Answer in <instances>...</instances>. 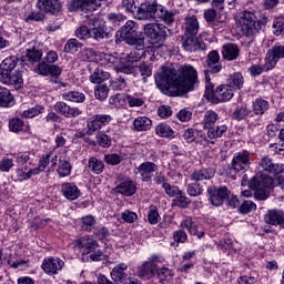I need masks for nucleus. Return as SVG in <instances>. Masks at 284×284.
Returning <instances> with one entry per match:
<instances>
[{"instance_id": "29", "label": "nucleus", "mask_w": 284, "mask_h": 284, "mask_svg": "<svg viewBox=\"0 0 284 284\" xmlns=\"http://www.w3.org/2000/svg\"><path fill=\"white\" fill-rule=\"evenodd\" d=\"M61 192L68 201H77L81 196V191L74 183L67 182L61 185Z\"/></svg>"}, {"instance_id": "23", "label": "nucleus", "mask_w": 284, "mask_h": 284, "mask_svg": "<svg viewBox=\"0 0 284 284\" xmlns=\"http://www.w3.org/2000/svg\"><path fill=\"white\" fill-rule=\"evenodd\" d=\"M182 47L186 52H196V50H205L203 41L196 36H182Z\"/></svg>"}, {"instance_id": "1", "label": "nucleus", "mask_w": 284, "mask_h": 284, "mask_svg": "<svg viewBox=\"0 0 284 284\" xmlns=\"http://www.w3.org/2000/svg\"><path fill=\"white\" fill-rule=\"evenodd\" d=\"M199 83V73L190 64L180 68V74L176 70L162 67L161 71L155 74V84L163 94L170 97H182L196 88Z\"/></svg>"}, {"instance_id": "16", "label": "nucleus", "mask_w": 284, "mask_h": 284, "mask_svg": "<svg viewBox=\"0 0 284 284\" xmlns=\"http://www.w3.org/2000/svg\"><path fill=\"white\" fill-rule=\"evenodd\" d=\"M159 171V165L154 162H143L134 170V174H139L141 176V181L143 183H151L152 176H154V172Z\"/></svg>"}, {"instance_id": "46", "label": "nucleus", "mask_w": 284, "mask_h": 284, "mask_svg": "<svg viewBox=\"0 0 284 284\" xmlns=\"http://www.w3.org/2000/svg\"><path fill=\"white\" fill-rule=\"evenodd\" d=\"M155 134L164 139H170V136L174 135V131L172 130V128H170V125L161 123L155 128Z\"/></svg>"}, {"instance_id": "12", "label": "nucleus", "mask_w": 284, "mask_h": 284, "mask_svg": "<svg viewBox=\"0 0 284 284\" xmlns=\"http://www.w3.org/2000/svg\"><path fill=\"white\" fill-rule=\"evenodd\" d=\"M250 165H252L250 153L247 151H242L234 154L230 172H234V174H237V172H247Z\"/></svg>"}, {"instance_id": "24", "label": "nucleus", "mask_w": 284, "mask_h": 284, "mask_svg": "<svg viewBox=\"0 0 284 284\" xmlns=\"http://www.w3.org/2000/svg\"><path fill=\"white\" fill-rule=\"evenodd\" d=\"M37 8L47 14H59L61 12V1L59 0H38Z\"/></svg>"}, {"instance_id": "30", "label": "nucleus", "mask_w": 284, "mask_h": 284, "mask_svg": "<svg viewBox=\"0 0 284 284\" xmlns=\"http://www.w3.org/2000/svg\"><path fill=\"white\" fill-rule=\"evenodd\" d=\"M214 174H216V170L212 168L199 169L193 171L191 179L199 183V181H210V179H214Z\"/></svg>"}, {"instance_id": "18", "label": "nucleus", "mask_w": 284, "mask_h": 284, "mask_svg": "<svg viewBox=\"0 0 284 284\" xmlns=\"http://www.w3.org/2000/svg\"><path fill=\"white\" fill-rule=\"evenodd\" d=\"M112 121V116L110 114H97L87 124V134L92 136L97 130H101V128L108 125Z\"/></svg>"}, {"instance_id": "39", "label": "nucleus", "mask_w": 284, "mask_h": 284, "mask_svg": "<svg viewBox=\"0 0 284 284\" xmlns=\"http://www.w3.org/2000/svg\"><path fill=\"white\" fill-rule=\"evenodd\" d=\"M88 168L93 174H103L105 170V163L98 158H90L88 162Z\"/></svg>"}, {"instance_id": "56", "label": "nucleus", "mask_w": 284, "mask_h": 284, "mask_svg": "<svg viewBox=\"0 0 284 284\" xmlns=\"http://www.w3.org/2000/svg\"><path fill=\"white\" fill-rule=\"evenodd\" d=\"M106 19L109 21V23H111V26H121V23H123V21H125V16H123V13H109L106 16Z\"/></svg>"}, {"instance_id": "61", "label": "nucleus", "mask_w": 284, "mask_h": 284, "mask_svg": "<svg viewBox=\"0 0 284 284\" xmlns=\"http://www.w3.org/2000/svg\"><path fill=\"white\" fill-rule=\"evenodd\" d=\"M250 114V111L245 106H237L235 111L233 112L232 118L235 119V121H243L245 116Z\"/></svg>"}, {"instance_id": "25", "label": "nucleus", "mask_w": 284, "mask_h": 284, "mask_svg": "<svg viewBox=\"0 0 284 284\" xmlns=\"http://www.w3.org/2000/svg\"><path fill=\"white\" fill-rule=\"evenodd\" d=\"M199 19L196 18V16H187L184 19V23L182 26V30L184 32L183 36L196 37V34H199Z\"/></svg>"}, {"instance_id": "17", "label": "nucleus", "mask_w": 284, "mask_h": 284, "mask_svg": "<svg viewBox=\"0 0 284 284\" xmlns=\"http://www.w3.org/2000/svg\"><path fill=\"white\" fill-rule=\"evenodd\" d=\"M281 59H284V45L275 44L266 52V69L274 70V68H276V63H278Z\"/></svg>"}, {"instance_id": "2", "label": "nucleus", "mask_w": 284, "mask_h": 284, "mask_svg": "<svg viewBox=\"0 0 284 284\" xmlns=\"http://www.w3.org/2000/svg\"><path fill=\"white\" fill-rule=\"evenodd\" d=\"M175 16L176 13L165 10V8L159 6L156 0H142L134 17L140 21L161 19V21H164V23L170 26L171 23H174Z\"/></svg>"}, {"instance_id": "50", "label": "nucleus", "mask_w": 284, "mask_h": 284, "mask_svg": "<svg viewBox=\"0 0 284 284\" xmlns=\"http://www.w3.org/2000/svg\"><path fill=\"white\" fill-rule=\"evenodd\" d=\"M109 92L110 88H108L105 84H99L94 89L95 99L99 101H105V99H108Z\"/></svg>"}, {"instance_id": "15", "label": "nucleus", "mask_w": 284, "mask_h": 284, "mask_svg": "<svg viewBox=\"0 0 284 284\" xmlns=\"http://www.w3.org/2000/svg\"><path fill=\"white\" fill-rule=\"evenodd\" d=\"M97 8H101L99 0H71L68 6L69 12H77L78 10L82 12H94Z\"/></svg>"}, {"instance_id": "47", "label": "nucleus", "mask_w": 284, "mask_h": 284, "mask_svg": "<svg viewBox=\"0 0 284 284\" xmlns=\"http://www.w3.org/2000/svg\"><path fill=\"white\" fill-rule=\"evenodd\" d=\"M80 48H83V44L79 40L71 38L64 45V52L74 54V52H79Z\"/></svg>"}, {"instance_id": "27", "label": "nucleus", "mask_w": 284, "mask_h": 284, "mask_svg": "<svg viewBox=\"0 0 284 284\" xmlns=\"http://www.w3.org/2000/svg\"><path fill=\"white\" fill-rule=\"evenodd\" d=\"M114 193L123 194V196H134L136 193V184H134L132 180L122 181L114 187Z\"/></svg>"}, {"instance_id": "63", "label": "nucleus", "mask_w": 284, "mask_h": 284, "mask_svg": "<svg viewBox=\"0 0 284 284\" xmlns=\"http://www.w3.org/2000/svg\"><path fill=\"white\" fill-rule=\"evenodd\" d=\"M14 168V160L11 158H3L0 161V172H10Z\"/></svg>"}, {"instance_id": "48", "label": "nucleus", "mask_w": 284, "mask_h": 284, "mask_svg": "<svg viewBox=\"0 0 284 284\" xmlns=\"http://www.w3.org/2000/svg\"><path fill=\"white\" fill-rule=\"evenodd\" d=\"M24 170H28L27 165L16 170L19 181H28V179L37 176V171H34V169H30L28 172Z\"/></svg>"}, {"instance_id": "57", "label": "nucleus", "mask_w": 284, "mask_h": 284, "mask_svg": "<svg viewBox=\"0 0 284 284\" xmlns=\"http://www.w3.org/2000/svg\"><path fill=\"white\" fill-rule=\"evenodd\" d=\"M173 203L174 205H178V207L185 209L187 205H190V199L183 194V191H180L173 200Z\"/></svg>"}, {"instance_id": "43", "label": "nucleus", "mask_w": 284, "mask_h": 284, "mask_svg": "<svg viewBox=\"0 0 284 284\" xmlns=\"http://www.w3.org/2000/svg\"><path fill=\"white\" fill-rule=\"evenodd\" d=\"M64 101H72L73 103H83L85 101V94L79 91L65 92L62 94Z\"/></svg>"}, {"instance_id": "9", "label": "nucleus", "mask_w": 284, "mask_h": 284, "mask_svg": "<svg viewBox=\"0 0 284 284\" xmlns=\"http://www.w3.org/2000/svg\"><path fill=\"white\" fill-rule=\"evenodd\" d=\"M139 27L136 22L129 20L125 24L116 32V37L123 39L129 45H139L143 48L144 40L139 37Z\"/></svg>"}, {"instance_id": "32", "label": "nucleus", "mask_w": 284, "mask_h": 284, "mask_svg": "<svg viewBox=\"0 0 284 284\" xmlns=\"http://www.w3.org/2000/svg\"><path fill=\"white\" fill-rule=\"evenodd\" d=\"M239 45L234 43H227L222 47V57L226 61H234L239 59Z\"/></svg>"}, {"instance_id": "58", "label": "nucleus", "mask_w": 284, "mask_h": 284, "mask_svg": "<svg viewBox=\"0 0 284 284\" xmlns=\"http://www.w3.org/2000/svg\"><path fill=\"white\" fill-rule=\"evenodd\" d=\"M254 210H256V204L251 200L244 201L239 207L240 214H250V212H254Z\"/></svg>"}, {"instance_id": "19", "label": "nucleus", "mask_w": 284, "mask_h": 284, "mask_svg": "<svg viewBox=\"0 0 284 284\" xmlns=\"http://www.w3.org/2000/svg\"><path fill=\"white\" fill-rule=\"evenodd\" d=\"M221 61V55H219V51L213 50L207 54L206 59V70L204 71L206 80L207 74H219L221 70H223V65L219 63Z\"/></svg>"}, {"instance_id": "11", "label": "nucleus", "mask_w": 284, "mask_h": 284, "mask_svg": "<svg viewBox=\"0 0 284 284\" xmlns=\"http://www.w3.org/2000/svg\"><path fill=\"white\" fill-rule=\"evenodd\" d=\"M159 263H161V257L151 255L148 261L138 268V276H140V278H153L156 274V270H159Z\"/></svg>"}, {"instance_id": "21", "label": "nucleus", "mask_w": 284, "mask_h": 284, "mask_svg": "<svg viewBox=\"0 0 284 284\" xmlns=\"http://www.w3.org/2000/svg\"><path fill=\"white\" fill-rule=\"evenodd\" d=\"M232 97H234V91L227 84H223L217 87L214 93L210 94V101L212 103H223L230 101Z\"/></svg>"}, {"instance_id": "44", "label": "nucleus", "mask_w": 284, "mask_h": 284, "mask_svg": "<svg viewBox=\"0 0 284 284\" xmlns=\"http://www.w3.org/2000/svg\"><path fill=\"white\" fill-rule=\"evenodd\" d=\"M227 132L226 125H220V126H210L207 129V138L209 139H221L223 134Z\"/></svg>"}, {"instance_id": "4", "label": "nucleus", "mask_w": 284, "mask_h": 284, "mask_svg": "<svg viewBox=\"0 0 284 284\" xmlns=\"http://www.w3.org/2000/svg\"><path fill=\"white\" fill-rule=\"evenodd\" d=\"M91 29L82 26L75 29V37L81 41H88V39H93L94 41H103V39H110V32L105 28V22L97 17L90 18L88 21Z\"/></svg>"}, {"instance_id": "62", "label": "nucleus", "mask_w": 284, "mask_h": 284, "mask_svg": "<svg viewBox=\"0 0 284 284\" xmlns=\"http://www.w3.org/2000/svg\"><path fill=\"white\" fill-rule=\"evenodd\" d=\"M273 33L276 37H281V34H284V18H277L275 19L274 23H273Z\"/></svg>"}, {"instance_id": "54", "label": "nucleus", "mask_w": 284, "mask_h": 284, "mask_svg": "<svg viewBox=\"0 0 284 284\" xmlns=\"http://www.w3.org/2000/svg\"><path fill=\"white\" fill-rule=\"evenodd\" d=\"M43 106H33L27 111L21 113L22 119H34V116H39V114L43 113Z\"/></svg>"}, {"instance_id": "42", "label": "nucleus", "mask_w": 284, "mask_h": 284, "mask_svg": "<svg viewBox=\"0 0 284 284\" xmlns=\"http://www.w3.org/2000/svg\"><path fill=\"white\" fill-rule=\"evenodd\" d=\"M267 110H270V102H267L266 100L256 99L253 102L254 114L263 115L265 112H267Z\"/></svg>"}, {"instance_id": "40", "label": "nucleus", "mask_w": 284, "mask_h": 284, "mask_svg": "<svg viewBox=\"0 0 284 284\" xmlns=\"http://www.w3.org/2000/svg\"><path fill=\"white\" fill-rule=\"evenodd\" d=\"M110 79V72L104 71L103 69H95L94 72L90 75L89 80L91 83H103Z\"/></svg>"}, {"instance_id": "26", "label": "nucleus", "mask_w": 284, "mask_h": 284, "mask_svg": "<svg viewBox=\"0 0 284 284\" xmlns=\"http://www.w3.org/2000/svg\"><path fill=\"white\" fill-rule=\"evenodd\" d=\"M260 165L264 172H268V174H273V176L283 174L284 172V165L274 163L270 158H263Z\"/></svg>"}, {"instance_id": "35", "label": "nucleus", "mask_w": 284, "mask_h": 284, "mask_svg": "<svg viewBox=\"0 0 284 284\" xmlns=\"http://www.w3.org/2000/svg\"><path fill=\"white\" fill-rule=\"evenodd\" d=\"M135 132H148L152 128V120L148 116H139L133 121Z\"/></svg>"}, {"instance_id": "49", "label": "nucleus", "mask_w": 284, "mask_h": 284, "mask_svg": "<svg viewBox=\"0 0 284 284\" xmlns=\"http://www.w3.org/2000/svg\"><path fill=\"white\" fill-rule=\"evenodd\" d=\"M148 221L151 225H156L161 221V215H159V209L155 205H151L148 211Z\"/></svg>"}, {"instance_id": "28", "label": "nucleus", "mask_w": 284, "mask_h": 284, "mask_svg": "<svg viewBox=\"0 0 284 284\" xmlns=\"http://www.w3.org/2000/svg\"><path fill=\"white\" fill-rule=\"evenodd\" d=\"M267 225H284V212L282 210H268L264 215Z\"/></svg>"}, {"instance_id": "6", "label": "nucleus", "mask_w": 284, "mask_h": 284, "mask_svg": "<svg viewBox=\"0 0 284 284\" xmlns=\"http://www.w3.org/2000/svg\"><path fill=\"white\" fill-rule=\"evenodd\" d=\"M263 23L257 21L254 12L244 11L240 14L237 30L242 37H254Z\"/></svg>"}, {"instance_id": "3", "label": "nucleus", "mask_w": 284, "mask_h": 284, "mask_svg": "<svg viewBox=\"0 0 284 284\" xmlns=\"http://www.w3.org/2000/svg\"><path fill=\"white\" fill-rule=\"evenodd\" d=\"M17 63H19V59L14 55L6 58L0 63V82L3 85H11L14 90H21L23 88V72L14 71Z\"/></svg>"}, {"instance_id": "45", "label": "nucleus", "mask_w": 284, "mask_h": 284, "mask_svg": "<svg viewBox=\"0 0 284 284\" xmlns=\"http://www.w3.org/2000/svg\"><path fill=\"white\" fill-rule=\"evenodd\" d=\"M142 0H122V7L126 12H131V14L134 17L136 14V10H139V7L141 6Z\"/></svg>"}, {"instance_id": "31", "label": "nucleus", "mask_w": 284, "mask_h": 284, "mask_svg": "<svg viewBox=\"0 0 284 284\" xmlns=\"http://www.w3.org/2000/svg\"><path fill=\"white\" fill-rule=\"evenodd\" d=\"M26 52V55H22V62L29 61V63H39L41 57H43V52L31 44H29Z\"/></svg>"}, {"instance_id": "52", "label": "nucleus", "mask_w": 284, "mask_h": 284, "mask_svg": "<svg viewBox=\"0 0 284 284\" xmlns=\"http://www.w3.org/2000/svg\"><path fill=\"white\" fill-rule=\"evenodd\" d=\"M97 144L100 148H110L112 145V139L105 132H99L97 134Z\"/></svg>"}, {"instance_id": "60", "label": "nucleus", "mask_w": 284, "mask_h": 284, "mask_svg": "<svg viewBox=\"0 0 284 284\" xmlns=\"http://www.w3.org/2000/svg\"><path fill=\"white\" fill-rule=\"evenodd\" d=\"M189 196H201L203 194V187L199 183H191L186 187Z\"/></svg>"}, {"instance_id": "51", "label": "nucleus", "mask_w": 284, "mask_h": 284, "mask_svg": "<svg viewBox=\"0 0 284 284\" xmlns=\"http://www.w3.org/2000/svg\"><path fill=\"white\" fill-rule=\"evenodd\" d=\"M97 57V51H94V49L92 48H84L80 51L79 53V59H81V61H94V58Z\"/></svg>"}, {"instance_id": "10", "label": "nucleus", "mask_w": 284, "mask_h": 284, "mask_svg": "<svg viewBox=\"0 0 284 284\" xmlns=\"http://www.w3.org/2000/svg\"><path fill=\"white\" fill-rule=\"evenodd\" d=\"M170 29L163 24L149 23L144 27V34L150 39L152 45H161L168 37Z\"/></svg>"}, {"instance_id": "5", "label": "nucleus", "mask_w": 284, "mask_h": 284, "mask_svg": "<svg viewBox=\"0 0 284 284\" xmlns=\"http://www.w3.org/2000/svg\"><path fill=\"white\" fill-rule=\"evenodd\" d=\"M274 186V179L265 173H257L248 181L250 190L254 191V197L257 201L267 200V191L268 187Z\"/></svg>"}, {"instance_id": "22", "label": "nucleus", "mask_w": 284, "mask_h": 284, "mask_svg": "<svg viewBox=\"0 0 284 284\" xmlns=\"http://www.w3.org/2000/svg\"><path fill=\"white\" fill-rule=\"evenodd\" d=\"M65 263L59 257H47L42 262V270L45 274L53 276L59 271L63 270Z\"/></svg>"}, {"instance_id": "53", "label": "nucleus", "mask_w": 284, "mask_h": 284, "mask_svg": "<svg viewBox=\"0 0 284 284\" xmlns=\"http://www.w3.org/2000/svg\"><path fill=\"white\" fill-rule=\"evenodd\" d=\"M97 225V220H94V216L87 215L82 217V230L85 232H92Z\"/></svg>"}, {"instance_id": "7", "label": "nucleus", "mask_w": 284, "mask_h": 284, "mask_svg": "<svg viewBox=\"0 0 284 284\" xmlns=\"http://www.w3.org/2000/svg\"><path fill=\"white\" fill-rule=\"evenodd\" d=\"M144 48V42H142V47L135 45V48L122 59L118 72H121L122 74H134L138 68L134 63H139V61L145 57Z\"/></svg>"}, {"instance_id": "34", "label": "nucleus", "mask_w": 284, "mask_h": 284, "mask_svg": "<svg viewBox=\"0 0 284 284\" xmlns=\"http://www.w3.org/2000/svg\"><path fill=\"white\" fill-rule=\"evenodd\" d=\"M14 105V95L10 89L0 87V108H12Z\"/></svg>"}, {"instance_id": "37", "label": "nucleus", "mask_w": 284, "mask_h": 284, "mask_svg": "<svg viewBox=\"0 0 284 284\" xmlns=\"http://www.w3.org/2000/svg\"><path fill=\"white\" fill-rule=\"evenodd\" d=\"M245 81L243 80V74L241 72H235L226 80V85L231 90H241Z\"/></svg>"}, {"instance_id": "20", "label": "nucleus", "mask_w": 284, "mask_h": 284, "mask_svg": "<svg viewBox=\"0 0 284 284\" xmlns=\"http://www.w3.org/2000/svg\"><path fill=\"white\" fill-rule=\"evenodd\" d=\"M54 112L61 114V116H65V119H74L77 116H81L83 111L75 106H70L65 102H57L53 105Z\"/></svg>"}, {"instance_id": "36", "label": "nucleus", "mask_w": 284, "mask_h": 284, "mask_svg": "<svg viewBox=\"0 0 284 284\" xmlns=\"http://www.w3.org/2000/svg\"><path fill=\"white\" fill-rule=\"evenodd\" d=\"M181 225L182 227L187 230V232L192 234V236H197V239H203V236L205 235L203 231L199 232V226H196V222H193L191 217H187L186 220H184Z\"/></svg>"}, {"instance_id": "33", "label": "nucleus", "mask_w": 284, "mask_h": 284, "mask_svg": "<svg viewBox=\"0 0 284 284\" xmlns=\"http://www.w3.org/2000/svg\"><path fill=\"white\" fill-rule=\"evenodd\" d=\"M128 270V264L120 263L118 264L111 272V278L115 283H123L128 278V274L125 271Z\"/></svg>"}, {"instance_id": "8", "label": "nucleus", "mask_w": 284, "mask_h": 284, "mask_svg": "<svg viewBox=\"0 0 284 284\" xmlns=\"http://www.w3.org/2000/svg\"><path fill=\"white\" fill-rule=\"evenodd\" d=\"M59 61V53L57 51H48L42 62L38 63L36 71L41 77H61V67L48 63H57Z\"/></svg>"}, {"instance_id": "13", "label": "nucleus", "mask_w": 284, "mask_h": 284, "mask_svg": "<svg viewBox=\"0 0 284 284\" xmlns=\"http://www.w3.org/2000/svg\"><path fill=\"white\" fill-rule=\"evenodd\" d=\"M207 194L211 205L220 207V205H223L225 199L230 196V190L227 186H211L207 189Z\"/></svg>"}, {"instance_id": "64", "label": "nucleus", "mask_w": 284, "mask_h": 284, "mask_svg": "<svg viewBox=\"0 0 284 284\" xmlns=\"http://www.w3.org/2000/svg\"><path fill=\"white\" fill-rule=\"evenodd\" d=\"M9 129L11 132H21V130H23V121L19 118L10 120Z\"/></svg>"}, {"instance_id": "14", "label": "nucleus", "mask_w": 284, "mask_h": 284, "mask_svg": "<svg viewBox=\"0 0 284 284\" xmlns=\"http://www.w3.org/2000/svg\"><path fill=\"white\" fill-rule=\"evenodd\" d=\"M74 247L83 250L81 260L85 263L88 261V254L99 248V242L90 236H82L74 241Z\"/></svg>"}, {"instance_id": "55", "label": "nucleus", "mask_w": 284, "mask_h": 284, "mask_svg": "<svg viewBox=\"0 0 284 284\" xmlns=\"http://www.w3.org/2000/svg\"><path fill=\"white\" fill-rule=\"evenodd\" d=\"M158 274V278L160 281V283H165V281H170V278H172L173 274L172 271L168 267H162L155 271Z\"/></svg>"}, {"instance_id": "38", "label": "nucleus", "mask_w": 284, "mask_h": 284, "mask_svg": "<svg viewBox=\"0 0 284 284\" xmlns=\"http://www.w3.org/2000/svg\"><path fill=\"white\" fill-rule=\"evenodd\" d=\"M219 121V113L213 110H209L204 113L202 125L204 130L213 128L214 124Z\"/></svg>"}, {"instance_id": "41", "label": "nucleus", "mask_w": 284, "mask_h": 284, "mask_svg": "<svg viewBox=\"0 0 284 284\" xmlns=\"http://www.w3.org/2000/svg\"><path fill=\"white\" fill-rule=\"evenodd\" d=\"M58 175L60 179H65L72 174V164L68 160H60L57 169Z\"/></svg>"}, {"instance_id": "59", "label": "nucleus", "mask_w": 284, "mask_h": 284, "mask_svg": "<svg viewBox=\"0 0 284 284\" xmlns=\"http://www.w3.org/2000/svg\"><path fill=\"white\" fill-rule=\"evenodd\" d=\"M121 220L124 223H135L139 220V215L134 211L125 210L121 213Z\"/></svg>"}]
</instances>
